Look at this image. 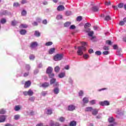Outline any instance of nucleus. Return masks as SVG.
<instances>
[{
	"mask_svg": "<svg viewBox=\"0 0 126 126\" xmlns=\"http://www.w3.org/2000/svg\"><path fill=\"white\" fill-rule=\"evenodd\" d=\"M81 44L82 45L81 46H78L77 48L78 51H77V53L78 56H82L83 55V52L86 51V47H85L86 43L82 42Z\"/></svg>",
	"mask_w": 126,
	"mask_h": 126,
	"instance_id": "obj_1",
	"label": "nucleus"
},
{
	"mask_svg": "<svg viewBox=\"0 0 126 126\" xmlns=\"http://www.w3.org/2000/svg\"><path fill=\"white\" fill-rule=\"evenodd\" d=\"M63 54H57L53 58L55 62H58L59 61H62L63 59Z\"/></svg>",
	"mask_w": 126,
	"mask_h": 126,
	"instance_id": "obj_2",
	"label": "nucleus"
},
{
	"mask_svg": "<svg viewBox=\"0 0 126 126\" xmlns=\"http://www.w3.org/2000/svg\"><path fill=\"white\" fill-rule=\"evenodd\" d=\"M50 84L51 85H53L54 87H56V86H60V84H59V82H57V79L56 78H52L50 81Z\"/></svg>",
	"mask_w": 126,
	"mask_h": 126,
	"instance_id": "obj_3",
	"label": "nucleus"
},
{
	"mask_svg": "<svg viewBox=\"0 0 126 126\" xmlns=\"http://www.w3.org/2000/svg\"><path fill=\"white\" fill-rule=\"evenodd\" d=\"M99 105L104 107L105 106H110V102L108 100H104L103 101H99Z\"/></svg>",
	"mask_w": 126,
	"mask_h": 126,
	"instance_id": "obj_4",
	"label": "nucleus"
},
{
	"mask_svg": "<svg viewBox=\"0 0 126 126\" xmlns=\"http://www.w3.org/2000/svg\"><path fill=\"white\" fill-rule=\"evenodd\" d=\"M59 86H55V87L54 88L53 90V92L55 95H58L60 93V88Z\"/></svg>",
	"mask_w": 126,
	"mask_h": 126,
	"instance_id": "obj_5",
	"label": "nucleus"
},
{
	"mask_svg": "<svg viewBox=\"0 0 126 126\" xmlns=\"http://www.w3.org/2000/svg\"><path fill=\"white\" fill-rule=\"evenodd\" d=\"M86 32H88V36H89V37H91V40H93V39H94V38H95L93 35H94V32L93 31H90V29H88L87 31H86Z\"/></svg>",
	"mask_w": 126,
	"mask_h": 126,
	"instance_id": "obj_6",
	"label": "nucleus"
},
{
	"mask_svg": "<svg viewBox=\"0 0 126 126\" xmlns=\"http://www.w3.org/2000/svg\"><path fill=\"white\" fill-rule=\"evenodd\" d=\"M68 111H70V112H72V111H74L75 110V106L73 104H71L68 106Z\"/></svg>",
	"mask_w": 126,
	"mask_h": 126,
	"instance_id": "obj_7",
	"label": "nucleus"
},
{
	"mask_svg": "<svg viewBox=\"0 0 126 126\" xmlns=\"http://www.w3.org/2000/svg\"><path fill=\"white\" fill-rule=\"evenodd\" d=\"M6 119L5 115H0V123H4Z\"/></svg>",
	"mask_w": 126,
	"mask_h": 126,
	"instance_id": "obj_8",
	"label": "nucleus"
},
{
	"mask_svg": "<svg viewBox=\"0 0 126 126\" xmlns=\"http://www.w3.org/2000/svg\"><path fill=\"white\" fill-rule=\"evenodd\" d=\"M19 33L20 35L24 36V35H26V33H27V31H26V30L21 29L20 30Z\"/></svg>",
	"mask_w": 126,
	"mask_h": 126,
	"instance_id": "obj_9",
	"label": "nucleus"
},
{
	"mask_svg": "<svg viewBox=\"0 0 126 126\" xmlns=\"http://www.w3.org/2000/svg\"><path fill=\"white\" fill-rule=\"evenodd\" d=\"M49 86L50 83L48 82H44L41 85V87H43V88H48Z\"/></svg>",
	"mask_w": 126,
	"mask_h": 126,
	"instance_id": "obj_10",
	"label": "nucleus"
},
{
	"mask_svg": "<svg viewBox=\"0 0 126 126\" xmlns=\"http://www.w3.org/2000/svg\"><path fill=\"white\" fill-rule=\"evenodd\" d=\"M38 46V43L37 42H33L31 44V48L32 49H34V48H36Z\"/></svg>",
	"mask_w": 126,
	"mask_h": 126,
	"instance_id": "obj_11",
	"label": "nucleus"
},
{
	"mask_svg": "<svg viewBox=\"0 0 126 126\" xmlns=\"http://www.w3.org/2000/svg\"><path fill=\"white\" fill-rule=\"evenodd\" d=\"M57 10L58 11H63V10H64V6L63 5H60L58 6Z\"/></svg>",
	"mask_w": 126,
	"mask_h": 126,
	"instance_id": "obj_12",
	"label": "nucleus"
},
{
	"mask_svg": "<svg viewBox=\"0 0 126 126\" xmlns=\"http://www.w3.org/2000/svg\"><path fill=\"white\" fill-rule=\"evenodd\" d=\"M53 72V68L51 66H49L46 69V73L49 74V73H52Z\"/></svg>",
	"mask_w": 126,
	"mask_h": 126,
	"instance_id": "obj_13",
	"label": "nucleus"
},
{
	"mask_svg": "<svg viewBox=\"0 0 126 126\" xmlns=\"http://www.w3.org/2000/svg\"><path fill=\"white\" fill-rule=\"evenodd\" d=\"M56 51V48H51L49 50L48 53L49 55H53L54 53H55Z\"/></svg>",
	"mask_w": 126,
	"mask_h": 126,
	"instance_id": "obj_14",
	"label": "nucleus"
},
{
	"mask_svg": "<svg viewBox=\"0 0 126 126\" xmlns=\"http://www.w3.org/2000/svg\"><path fill=\"white\" fill-rule=\"evenodd\" d=\"M31 85V81H28L26 82L24 87L25 88H28V87H29Z\"/></svg>",
	"mask_w": 126,
	"mask_h": 126,
	"instance_id": "obj_15",
	"label": "nucleus"
},
{
	"mask_svg": "<svg viewBox=\"0 0 126 126\" xmlns=\"http://www.w3.org/2000/svg\"><path fill=\"white\" fill-rule=\"evenodd\" d=\"M116 55L117 56H119V57H122V56H123V54H122L121 49H117Z\"/></svg>",
	"mask_w": 126,
	"mask_h": 126,
	"instance_id": "obj_16",
	"label": "nucleus"
},
{
	"mask_svg": "<svg viewBox=\"0 0 126 126\" xmlns=\"http://www.w3.org/2000/svg\"><path fill=\"white\" fill-rule=\"evenodd\" d=\"M98 109H93L92 111V115H93L94 116H96V115H97L98 114Z\"/></svg>",
	"mask_w": 126,
	"mask_h": 126,
	"instance_id": "obj_17",
	"label": "nucleus"
},
{
	"mask_svg": "<svg viewBox=\"0 0 126 126\" xmlns=\"http://www.w3.org/2000/svg\"><path fill=\"white\" fill-rule=\"evenodd\" d=\"M92 11L96 12V11H98L99 10V8L97 6H94L92 8Z\"/></svg>",
	"mask_w": 126,
	"mask_h": 126,
	"instance_id": "obj_18",
	"label": "nucleus"
},
{
	"mask_svg": "<svg viewBox=\"0 0 126 126\" xmlns=\"http://www.w3.org/2000/svg\"><path fill=\"white\" fill-rule=\"evenodd\" d=\"M88 102H89V99L88 97H85L83 98V102L84 104H88Z\"/></svg>",
	"mask_w": 126,
	"mask_h": 126,
	"instance_id": "obj_19",
	"label": "nucleus"
},
{
	"mask_svg": "<svg viewBox=\"0 0 126 126\" xmlns=\"http://www.w3.org/2000/svg\"><path fill=\"white\" fill-rule=\"evenodd\" d=\"M34 35L35 37H40L41 36V33L38 31H35Z\"/></svg>",
	"mask_w": 126,
	"mask_h": 126,
	"instance_id": "obj_20",
	"label": "nucleus"
},
{
	"mask_svg": "<svg viewBox=\"0 0 126 126\" xmlns=\"http://www.w3.org/2000/svg\"><path fill=\"white\" fill-rule=\"evenodd\" d=\"M59 78H63L65 76V73L64 72H61L58 75Z\"/></svg>",
	"mask_w": 126,
	"mask_h": 126,
	"instance_id": "obj_21",
	"label": "nucleus"
},
{
	"mask_svg": "<svg viewBox=\"0 0 126 126\" xmlns=\"http://www.w3.org/2000/svg\"><path fill=\"white\" fill-rule=\"evenodd\" d=\"M77 123L75 121H71L69 123L70 126H76Z\"/></svg>",
	"mask_w": 126,
	"mask_h": 126,
	"instance_id": "obj_22",
	"label": "nucleus"
},
{
	"mask_svg": "<svg viewBox=\"0 0 126 126\" xmlns=\"http://www.w3.org/2000/svg\"><path fill=\"white\" fill-rule=\"evenodd\" d=\"M28 94L29 96H33L34 94V92H33V91H32L31 89H30L28 91Z\"/></svg>",
	"mask_w": 126,
	"mask_h": 126,
	"instance_id": "obj_23",
	"label": "nucleus"
},
{
	"mask_svg": "<svg viewBox=\"0 0 126 126\" xmlns=\"http://www.w3.org/2000/svg\"><path fill=\"white\" fill-rule=\"evenodd\" d=\"M21 106L20 105H16L14 107V110H15V111H16V112H18V111H19L21 109Z\"/></svg>",
	"mask_w": 126,
	"mask_h": 126,
	"instance_id": "obj_24",
	"label": "nucleus"
},
{
	"mask_svg": "<svg viewBox=\"0 0 126 126\" xmlns=\"http://www.w3.org/2000/svg\"><path fill=\"white\" fill-rule=\"evenodd\" d=\"M92 110H93V108L92 107H88L86 108L85 111L86 112H92Z\"/></svg>",
	"mask_w": 126,
	"mask_h": 126,
	"instance_id": "obj_25",
	"label": "nucleus"
},
{
	"mask_svg": "<svg viewBox=\"0 0 126 126\" xmlns=\"http://www.w3.org/2000/svg\"><path fill=\"white\" fill-rule=\"evenodd\" d=\"M60 70H61V68L59 66H56L54 68V70L55 72H57V73L60 72Z\"/></svg>",
	"mask_w": 126,
	"mask_h": 126,
	"instance_id": "obj_26",
	"label": "nucleus"
},
{
	"mask_svg": "<svg viewBox=\"0 0 126 126\" xmlns=\"http://www.w3.org/2000/svg\"><path fill=\"white\" fill-rule=\"evenodd\" d=\"M90 26H91V24L89 23H87L85 25L84 27L86 29V31L88 30H87V28H88V27H90Z\"/></svg>",
	"mask_w": 126,
	"mask_h": 126,
	"instance_id": "obj_27",
	"label": "nucleus"
},
{
	"mask_svg": "<svg viewBox=\"0 0 126 126\" xmlns=\"http://www.w3.org/2000/svg\"><path fill=\"white\" fill-rule=\"evenodd\" d=\"M18 23V22H17L15 20H14L12 21V22H11V26H15V25H16V24H17Z\"/></svg>",
	"mask_w": 126,
	"mask_h": 126,
	"instance_id": "obj_28",
	"label": "nucleus"
},
{
	"mask_svg": "<svg viewBox=\"0 0 126 126\" xmlns=\"http://www.w3.org/2000/svg\"><path fill=\"white\" fill-rule=\"evenodd\" d=\"M27 27H28V26H27V25H26V24H22L19 26V28H20V29H21V28H27Z\"/></svg>",
	"mask_w": 126,
	"mask_h": 126,
	"instance_id": "obj_29",
	"label": "nucleus"
},
{
	"mask_svg": "<svg viewBox=\"0 0 126 126\" xmlns=\"http://www.w3.org/2000/svg\"><path fill=\"white\" fill-rule=\"evenodd\" d=\"M59 122H61V123H63V122H64V121H65V118H64V117H61L59 118Z\"/></svg>",
	"mask_w": 126,
	"mask_h": 126,
	"instance_id": "obj_30",
	"label": "nucleus"
},
{
	"mask_svg": "<svg viewBox=\"0 0 126 126\" xmlns=\"http://www.w3.org/2000/svg\"><path fill=\"white\" fill-rule=\"evenodd\" d=\"M71 24V23L70 22H66L64 24V27H68Z\"/></svg>",
	"mask_w": 126,
	"mask_h": 126,
	"instance_id": "obj_31",
	"label": "nucleus"
},
{
	"mask_svg": "<svg viewBox=\"0 0 126 126\" xmlns=\"http://www.w3.org/2000/svg\"><path fill=\"white\" fill-rule=\"evenodd\" d=\"M68 82H69L70 84H72L73 83V80H72V78H71V77H69L68 78Z\"/></svg>",
	"mask_w": 126,
	"mask_h": 126,
	"instance_id": "obj_32",
	"label": "nucleus"
},
{
	"mask_svg": "<svg viewBox=\"0 0 126 126\" xmlns=\"http://www.w3.org/2000/svg\"><path fill=\"white\" fill-rule=\"evenodd\" d=\"M26 69L27 71H29V70H30V69H31V66H30V65L26 64Z\"/></svg>",
	"mask_w": 126,
	"mask_h": 126,
	"instance_id": "obj_33",
	"label": "nucleus"
},
{
	"mask_svg": "<svg viewBox=\"0 0 126 126\" xmlns=\"http://www.w3.org/2000/svg\"><path fill=\"white\" fill-rule=\"evenodd\" d=\"M0 23L1 24H4L5 23H6V19L5 18H2L1 19Z\"/></svg>",
	"mask_w": 126,
	"mask_h": 126,
	"instance_id": "obj_34",
	"label": "nucleus"
},
{
	"mask_svg": "<svg viewBox=\"0 0 126 126\" xmlns=\"http://www.w3.org/2000/svg\"><path fill=\"white\" fill-rule=\"evenodd\" d=\"M1 14L2 15H8V12L7 10H4L1 12Z\"/></svg>",
	"mask_w": 126,
	"mask_h": 126,
	"instance_id": "obj_35",
	"label": "nucleus"
},
{
	"mask_svg": "<svg viewBox=\"0 0 126 126\" xmlns=\"http://www.w3.org/2000/svg\"><path fill=\"white\" fill-rule=\"evenodd\" d=\"M46 114L47 115H52L53 114V111L52 109H48L46 111Z\"/></svg>",
	"mask_w": 126,
	"mask_h": 126,
	"instance_id": "obj_36",
	"label": "nucleus"
},
{
	"mask_svg": "<svg viewBox=\"0 0 126 126\" xmlns=\"http://www.w3.org/2000/svg\"><path fill=\"white\" fill-rule=\"evenodd\" d=\"M45 46H52L53 45V42L52 41H48L45 43Z\"/></svg>",
	"mask_w": 126,
	"mask_h": 126,
	"instance_id": "obj_37",
	"label": "nucleus"
},
{
	"mask_svg": "<svg viewBox=\"0 0 126 126\" xmlns=\"http://www.w3.org/2000/svg\"><path fill=\"white\" fill-rule=\"evenodd\" d=\"M56 19L57 20H60L61 19H63V15H57L56 17Z\"/></svg>",
	"mask_w": 126,
	"mask_h": 126,
	"instance_id": "obj_38",
	"label": "nucleus"
},
{
	"mask_svg": "<svg viewBox=\"0 0 126 126\" xmlns=\"http://www.w3.org/2000/svg\"><path fill=\"white\" fill-rule=\"evenodd\" d=\"M84 94V92L83 91H80L78 93V95L80 97H82Z\"/></svg>",
	"mask_w": 126,
	"mask_h": 126,
	"instance_id": "obj_39",
	"label": "nucleus"
},
{
	"mask_svg": "<svg viewBox=\"0 0 126 126\" xmlns=\"http://www.w3.org/2000/svg\"><path fill=\"white\" fill-rule=\"evenodd\" d=\"M115 120L114 119V118L113 117H110L109 118H108V122L109 123H114Z\"/></svg>",
	"mask_w": 126,
	"mask_h": 126,
	"instance_id": "obj_40",
	"label": "nucleus"
},
{
	"mask_svg": "<svg viewBox=\"0 0 126 126\" xmlns=\"http://www.w3.org/2000/svg\"><path fill=\"white\" fill-rule=\"evenodd\" d=\"M104 20L106 21H109V20H111V17L109 15L106 16Z\"/></svg>",
	"mask_w": 126,
	"mask_h": 126,
	"instance_id": "obj_41",
	"label": "nucleus"
},
{
	"mask_svg": "<svg viewBox=\"0 0 126 126\" xmlns=\"http://www.w3.org/2000/svg\"><path fill=\"white\" fill-rule=\"evenodd\" d=\"M95 55L96 56H101L102 55V52L100 51H96L95 52Z\"/></svg>",
	"mask_w": 126,
	"mask_h": 126,
	"instance_id": "obj_42",
	"label": "nucleus"
},
{
	"mask_svg": "<svg viewBox=\"0 0 126 126\" xmlns=\"http://www.w3.org/2000/svg\"><path fill=\"white\" fill-rule=\"evenodd\" d=\"M48 76L49 78H54L53 77L55 76V74H54V73H50L48 74Z\"/></svg>",
	"mask_w": 126,
	"mask_h": 126,
	"instance_id": "obj_43",
	"label": "nucleus"
},
{
	"mask_svg": "<svg viewBox=\"0 0 126 126\" xmlns=\"http://www.w3.org/2000/svg\"><path fill=\"white\" fill-rule=\"evenodd\" d=\"M65 14L67 16H69V15L72 14V13L70 11H66Z\"/></svg>",
	"mask_w": 126,
	"mask_h": 126,
	"instance_id": "obj_44",
	"label": "nucleus"
},
{
	"mask_svg": "<svg viewBox=\"0 0 126 126\" xmlns=\"http://www.w3.org/2000/svg\"><path fill=\"white\" fill-rule=\"evenodd\" d=\"M47 94H48V91H42L41 92V95L44 97H45V96H46Z\"/></svg>",
	"mask_w": 126,
	"mask_h": 126,
	"instance_id": "obj_45",
	"label": "nucleus"
},
{
	"mask_svg": "<svg viewBox=\"0 0 126 126\" xmlns=\"http://www.w3.org/2000/svg\"><path fill=\"white\" fill-rule=\"evenodd\" d=\"M13 5L14 7H18V6H20V4L18 2H14Z\"/></svg>",
	"mask_w": 126,
	"mask_h": 126,
	"instance_id": "obj_46",
	"label": "nucleus"
},
{
	"mask_svg": "<svg viewBox=\"0 0 126 126\" xmlns=\"http://www.w3.org/2000/svg\"><path fill=\"white\" fill-rule=\"evenodd\" d=\"M27 14V12L25 11V10H23L21 12V15L22 16H25Z\"/></svg>",
	"mask_w": 126,
	"mask_h": 126,
	"instance_id": "obj_47",
	"label": "nucleus"
},
{
	"mask_svg": "<svg viewBox=\"0 0 126 126\" xmlns=\"http://www.w3.org/2000/svg\"><path fill=\"white\" fill-rule=\"evenodd\" d=\"M49 126H55V122H54L53 120H51L49 122Z\"/></svg>",
	"mask_w": 126,
	"mask_h": 126,
	"instance_id": "obj_48",
	"label": "nucleus"
},
{
	"mask_svg": "<svg viewBox=\"0 0 126 126\" xmlns=\"http://www.w3.org/2000/svg\"><path fill=\"white\" fill-rule=\"evenodd\" d=\"M124 6V3L123 2H121L118 4V7L119 8H123Z\"/></svg>",
	"mask_w": 126,
	"mask_h": 126,
	"instance_id": "obj_49",
	"label": "nucleus"
},
{
	"mask_svg": "<svg viewBox=\"0 0 126 126\" xmlns=\"http://www.w3.org/2000/svg\"><path fill=\"white\" fill-rule=\"evenodd\" d=\"M30 73V72L28 71L26 72H25L23 75L24 77H27V76H28V75H29Z\"/></svg>",
	"mask_w": 126,
	"mask_h": 126,
	"instance_id": "obj_50",
	"label": "nucleus"
},
{
	"mask_svg": "<svg viewBox=\"0 0 126 126\" xmlns=\"http://www.w3.org/2000/svg\"><path fill=\"white\" fill-rule=\"evenodd\" d=\"M77 21H81L82 20V17L81 16H79L77 17Z\"/></svg>",
	"mask_w": 126,
	"mask_h": 126,
	"instance_id": "obj_51",
	"label": "nucleus"
},
{
	"mask_svg": "<svg viewBox=\"0 0 126 126\" xmlns=\"http://www.w3.org/2000/svg\"><path fill=\"white\" fill-rule=\"evenodd\" d=\"M83 57L85 60H87V59L89 58V55H88V54H84Z\"/></svg>",
	"mask_w": 126,
	"mask_h": 126,
	"instance_id": "obj_52",
	"label": "nucleus"
},
{
	"mask_svg": "<svg viewBox=\"0 0 126 126\" xmlns=\"http://www.w3.org/2000/svg\"><path fill=\"white\" fill-rule=\"evenodd\" d=\"M90 103L91 104V105H94L96 104V100L94 99V100H92L90 101Z\"/></svg>",
	"mask_w": 126,
	"mask_h": 126,
	"instance_id": "obj_53",
	"label": "nucleus"
},
{
	"mask_svg": "<svg viewBox=\"0 0 126 126\" xmlns=\"http://www.w3.org/2000/svg\"><path fill=\"white\" fill-rule=\"evenodd\" d=\"M29 100L30 101H31L32 102H34V101L35 100V97L31 96L29 98Z\"/></svg>",
	"mask_w": 126,
	"mask_h": 126,
	"instance_id": "obj_54",
	"label": "nucleus"
},
{
	"mask_svg": "<svg viewBox=\"0 0 126 126\" xmlns=\"http://www.w3.org/2000/svg\"><path fill=\"white\" fill-rule=\"evenodd\" d=\"M0 114L3 115L4 114H5V110H4V109H2L0 110Z\"/></svg>",
	"mask_w": 126,
	"mask_h": 126,
	"instance_id": "obj_55",
	"label": "nucleus"
},
{
	"mask_svg": "<svg viewBox=\"0 0 126 126\" xmlns=\"http://www.w3.org/2000/svg\"><path fill=\"white\" fill-rule=\"evenodd\" d=\"M106 44H108V45L111 46V45H112V41H111V40H107L106 41Z\"/></svg>",
	"mask_w": 126,
	"mask_h": 126,
	"instance_id": "obj_56",
	"label": "nucleus"
},
{
	"mask_svg": "<svg viewBox=\"0 0 126 126\" xmlns=\"http://www.w3.org/2000/svg\"><path fill=\"white\" fill-rule=\"evenodd\" d=\"M125 23L124 21H121L119 22V25H120V26H124V25H125Z\"/></svg>",
	"mask_w": 126,
	"mask_h": 126,
	"instance_id": "obj_57",
	"label": "nucleus"
},
{
	"mask_svg": "<svg viewBox=\"0 0 126 126\" xmlns=\"http://www.w3.org/2000/svg\"><path fill=\"white\" fill-rule=\"evenodd\" d=\"M42 24H44L45 25H47V24H48V21L47 19L43 20L42 21Z\"/></svg>",
	"mask_w": 126,
	"mask_h": 126,
	"instance_id": "obj_58",
	"label": "nucleus"
},
{
	"mask_svg": "<svg viewBox=\"0 0 126 126\" xmlns=\"http://www.w3.org/2000/svg\"><path fill=\"white\" fill-rule=\"evenodd\" d=\"M103 49L104 50V51H109V47L107 46H104L103 47Z\"/></svg>",
	"mask_w": 126,
	"mask_h": 126,
	"instance_id": "obj_59",
	"label": "nucleus"
},
{
	"mask_svg": "<svg viewBox=\"0 0 126 126\" xmlns=\"http://www.w3.org/2000/svg\"><path fill=\"white\" fill-rule=\"evenodd\" d=\"M29 58L30 60L32 61L33 60H34V59H35V56H34V55H31Z\"/></svg>",
	"mask_w": 126,
	"mask_h": 126,
	"instance_id": "obj_60",
	"label": "nucleus"
},
{
	"mask_svg": "<svg viewBox=\"0 0 126 126\" xmlns=\"http://www.w3.org/2000/svg\"><path fill=\"white\" fill-rule=\"evenodd\" d=\"M76 27H75V26L72 25H71L69 27V29L71 30H73L74 29H75Z\"/></svg>",
	"mask_w": 126,
	"mask_h": 126,
	"instance_id": "obj_61",
	"label": "nucleus"
},
{
	"mask_svg": "<svg viewBox=\"0 0 126 126\" xmlns=\"http://www.w3.org/2000/svg\"><path fill=\"white\" fill-rule=\"evenodd\" d=\"M32 25L33 26H38V22L34 21L33 23H32Z\"/></svg>",
	"mask_w": 126,
	"mask_h": 126,
	"instance_id": "obj_62",
	"label": "nucleus"
},
{
	"mask_svg": "<svg viewBox=\"0 0 126 126\" xmlns=\"http://www.w3.org/2000/svg\"><path fill=\"white\" fill-rule=\"evenodd\" d=\"M20 118V116L19 115H15L14 116V120H18Z\"/></svg>",
	"mask_w": 126,
	"mask_h": 126,
	"instance_id": "obj_63",
	"label": "nucleus"
},
{
	"mask_svg": "<svg viewBox=\"0 0 126 126\" xmlns=\"http://www.w3.org/2000/svg\"><path fill=\"white\" fill-rule=\"evenodd\" d=\"M103 55H109V54H110V52L108 51H104L103 53H102Z\"/></svg>",
	"mask_w": 126,
	"mask_h": 126,
	"instance_id": "obj_64",
	"label": "nucleus"
}]
</instances>
